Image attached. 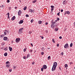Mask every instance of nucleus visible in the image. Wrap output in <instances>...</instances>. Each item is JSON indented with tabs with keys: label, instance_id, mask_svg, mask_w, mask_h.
I'll list each match as a JSON object with an SVG mask.
<instances>
[{
	"label": "nucleus",
	"instance_id": "obj_1",
	"mask_svg": "<svg viewBox=\"0 0 75 75\" xmlns=\"http://www.w3.org/2000/svg\"><path fill=\"white\" fill-rule=\"evenodd\" d=\"M57 62H54V63L53 65L52 69V71H55V68H57Z\"/></svg>",
	"mask_w": 75,
	"mask_h": 75
},
{
	"label": "nucleus",
	"instance_id": "obj_2",
	"mask_svg": "<svg viewBox=\"0 0 75 75\" xmlns=\"http://www.w3.org/2000/svg\"><path fill=\"white\" fill-rule=\"evenodd\" d=\"M51 22L52 23V25H51V27H52L53 28H55V27L57 26V24H56V22H53L52 21Z\"/></svg>",
	"mask_w": 75,
	"mask_h": 75
},
{
	"label": "nucleus",
	"instance_id": "obj_3",
	"mask_svg": "<svg viewBox=\"0 0 75 75\" xmlns=\"http://www.w3.org/2000/svg\"><path fill=\"white\" fill-rule=\"evenodd\" d=\"M20 41V38H17L16 39V42L17 43H18V42H19V41Z\"/></svg>",
	"mask_w": 75,
	"mask_h": 75
},
{
	"label": "nucleus",
	"instance_id": "obj_4",
	"mask_svg": "<svg viewBox=\"0 0 75 75\" xmlns=\"http://www.w3.org/2000/svg\"><path fill=\"white\" fill-rule=\"evenodd\" d=\"M42 68H43L44 69H46L47 68V66L46 65H44L43 66Z\"/></svg>",
	"mask_w": 75,
	"mask_h": 75
},
{
	"label": "nucleus",
	"instance_id": "obj_5",
	"mask_svg": "<svg viewBox=\"0 0 75 75\" xmlns=\"http://www.w3.org/2000/svg\"><path fill=\"white\" fill-rule=\"evenodd\" d=\"M21 13H22V12H21V10H19V11L18 12V15L20 16Z\"/></svg>",
	"mask_w": 75,
	"mask_h": 75
},
{
	"label": "nucleus",
	"instance_id": "obj_6",
	"mask_svg": "<svg viewBox=\"0 0 75 75\" xmlns=\"http://www.w3.org/2000/svg\"><path fill=\"white\" fill-rule=\"evenodd\" d=\"M68 47V43H66L64 45V47L65 48H67V47Z\"/></svg>",
	"mask_w": 75,
	"mask_h": 75
},
{
	"label": "nucleus",
	"instance_id": "obj_7",
	"mask_svg": "<svg viewBox=\"0 0 75 75\" xmlns=\"http://www.w3.org/2000/svg\"><path fill=\"white\" fill-rule=\"evenodd\" d=\"M23 20H21L19 22V24H22L23 23Z\"/></svg>",
	"mask_w": 75,
	"mask_h": 75
},
{
	"label": "nucleus",
	"instance_id": "obj_8",
	"mask_svg": "<svg viewBox=\"0 0 75 75\" xmlns=\"http://www.w3.org/2000/svg\"><path fill=\"white\" fill-rule=\"evenodd\" d=\"M15 19H16V17H15V16H13V17H12V18L11 19V20L12 21H13Z\"/></svg>",
	"mask_w": 75,
	"mask_h": 75
},
{
	"label": "nucleus",
	"instance_id": "obj_9",
	"mask_svg": "<svg viewBox=\"0 0 75 75\" xmlns=\"http://www.w3.org/2000/svg\"><path fill=\"white\" fill-rule=\"evenodd\" d=\"M7 39H8L7 37H4L3 40L5 41H6Z\"/></svg>",
	"mask_w": 75,
	"mask_h": 75
},
{
	"label": "nucleus",
	"instance_id": "obj_10",
	"mask_svg": "<svg viewBox=\"0 0 75 75\" xmlns=\"http://www.w3.org/2000/svg\"><path fill=\"white\" fill-rule=\"evenodd\" d=\"M9 50H10V51H12V47H9Z\"/></svg>",
	"mask_w": 75,
	"mask_h": 75
},
{
	"label": "nucleus",
	"instance_id": "obj_11",
	"mask_svg": "<svg viewBox=\"0 0 75 75\" xmlns=\"http://www.w3.org/2000/svg\"><path fill=\"white\" fill-rule=\"evenodd\" d=\"M22 33V30L20 28L19 30V33Z\"/></svg>",
	"mask_w": 75,
	"mask_h": 75
},
{
	"label": "nucleus",
	"instance_id": "obj_12",
	"mask_svg": "<svg viewBox=\"0 0 75 75\" xmlns=\"http://www.w3.org/2000/svg\"><path fill=\"white\" fill-rule=\"evenodd\" d=\"M67 3V1L66 0H64V1H63V4H65Z\"/></svg>",
	"mask_w": 75,
	"mask_h": 75
},
{
	"label": "nucleus",
	"instance_id": "obj_13",
	"mask_svg": "<svg viewBox=\"0 0 75 75\" xmlns=\"http://www.w3.org/2000/svg\"><path fill=\"white\" fill-rule=\"evenodd\" d=\"M38 23L39 24H41V23H42V21H38Z\"/></svg>",
	"mask_w": 75,
	"mask_h": 75
},
{
	"label": "nucleus",
	"instance_id": "obj_14",
	"mask_svg": "<svg viewBox=\"0 0 75 75\" xmlns=\"http://www.w3.org/2000/svg\"><path fill=\"white\" fill-rule=\"evenodd\" d=\"M67 14H70V12L69 11H66Z\"/></svg>",
	"mask_w": 75,
	"mask_h": 75
},
{
	"label": "nucleus",
	"instance_id": "obj_15",
	"mask_svg": "<svg viewBox=\"0 0 75 75\" xmlns=\"http://www.w3.org/2000/svg\"><path fill=\"white\" fill-rule=\"evenodd\" d=\"M30 54H28L26 57V58L27 59L28 58V57H30Z\"/></svg>",
	"mask_w": 75,
	"mask_h": 75
},
{
	"label": "nucleus",
	"instance_id": "obj_16",
	"mask_svg": "<svg viewBox=\"0 0 75 75\" xmlns=\"http://www.w3.org/2000/svg\"><path fill=\"white\" fill-rule=\"evenodd\" d=\"M4 55L5 57H7V53L6 52L4 54Z\"/></svg>",
	"mask_w": 75,
	"mask_h": 75
},
{
	"label": "nucleus",
	"instance_id": "obj_17",
	"mask_svg": "<svg viewBox=\"0 0 75 75\" xmlns=\"http://www.w3.org/2000/svg\"><path fill=\"white\" fill-rule=\"evenodd\" d=\"M9 66H10V64H6V67H8V68H9Z\"/></svg>",
	"mask_w": 75,
	"mask_h": 75
},
{
	"label": "nucleus",
	"instance_id": "obj_18",
	"mask_svg": "<svg viewBox=\"0 0 75 75\" xmlns=\"http://www.w3.org/2000/svg\"><path fill=\"white\" fill-rule=\"evenodd\" d=\"M8 49L7 47H6V48H5L4 49V50H5V51H7Z\"/></svg>",
	"mask_w": 75,
	"mask_h": 75
},
{
	"label": "nucleus",
	"instance_id": "obj_19",
	"mask_svg": "<svg viewBox=\"0 0 75 75\" xmlns=\"http://www.w3.org/2000/svg\"><path fill=\"white\" fill-rule=\"evenodd\" d=\"M27 9V7L25 6L24 8H23L24 10H26V9Z\"/></svg>",
	"mask_w": 75,
	"mask_h": 75
},
{
	"label": "nucleus",
	"instance_id": "obj_20",
	"mask_svg": "<svg viewBox=\"0 0 75 75\" xmlns=\"http://www.w3.org/2000/svg\"><path fill=\"white\" fill-rule=\"evenodd\" d=\"M72 45H73V43H71V44H70V47H72Z\"/></svg>",
	"mask_w": 75,
	"mask_h": 75
},
{
	"label": "nucleus",
	"instance_id": "obj_21",
	"mask_svg": "<svg viewBox=\"0 0 75 75\" xmlns=\"http://www.w3.org/2000/svg\"><path fill=\"white\" fill-rule=\"evenodd\" d=\"M64 66L66 68H67V67H68V64H65Z\"/></svg>",
	"mask_w": 75,
	"mask_h": 75
},
{
	"label": "nucleus",
	"instance_id": "obj_22",
	"mask_svg": "<svg viewBox=\"0 0 75 75\" xmlns=\"http://www.w3.org/2000/svg\"><path fill=\"white\" fill-rule=\"evenodd\" d=\"M29 12H30L31 13H32L33 12V11H32V9H30L29 10Z\"/></svg>",
	"mask_w": 75,
	"mask_h": 75
},
{
	"label": "nucleus",
	"instance_id": "obj_23",
	"mask_svg": "<svg viewBox=\"0 0 75 75\" xmlns=\"http://www.w3.org/2000/svg\"><path fill=\"white\" fill-rule=\"evenodd\" d=\"M10 64V62L8 61L6 62V64Z\"/></svg>",
	"mask_w": 75,
	"mask_h": 75
},
{
	"label": "nucleus",
	"instance_id": "obj_24",
	"mask_svg": "<svg viewBox=\"0 0 75 75\" xmlns=\"http://www.w3.org/2000/svg\"><path fill=\"white\" fill-rule=\"evenodd\" d=\"M59 14H60V12H59L57 14L58 16H60V15H59Z\"/></svg>",
	"mask_w": 75,
	"mask_h": 75
},
{
	"label": "nucleus",
	"instance_id": "obj_25",
	"mask_svg": "<svg viewBox=\"0 0 75 75\" xmlns=\"http://www.w3.org/2000/svg\"><path fill=\"white\" fill-rule=\"evenodd\" d=\"M41 71H42H42H44V68H43V67H42L41 68Z\"/></svg>",
	"mask_w": 75,
	"mask_h": 75
},
{
	"label": "nucleus",
	"instance_id": "obj_26",
	"mask_svg": "<svg viewBox=\"0 0 75 75\" xmlns=\"http://www.w3.org/2000/svg\"><path fill=\"white\" fill-rule=\"evenodd\" d=\"M37 2V0H35L33 1V3H35V2Z\"/></svg>",
	"mask_w": 75,
	"mask_h": 75
},
{
	"label": "nucleus",
	"instance_id": "obj_27",
	"mask_svg": "<svg viewBox=\"0 0 75 75\" xmlns=\"http://www.w3.org/2000/svg\"><path fill=\"white\" fill-rule=\"evenodd\" d=\"M55 31H58V29H57V28H55Z\"/></svg>",
	"mask_w": 75,
	"mask_h": 75
},
{
	"label": "nucleus",
	"instance_id": "obj_28",
	"mask_svg": "<svg viewBox=\"0 0 75 75\" xmlns=\"http://www.w3.org/2000/svg\"><path fill=\"white\" fill-rule=\"evenodd\" d=\"M4 35H7V33L5 31L4 32Z\"/></svg>",
	"mask_w": 75,
	"mask_h": 75
},
{
	"label": "nucleus",
	"instance_id": "obj_29",
	"mask_svg": "<svg viewBox=\"0 0 75 75\" xmlns=\"http://www.w3.org/2000/svg\"><path fill=\"white\" fill-rule=\"evenodd\" d=\"M33 21H34V20H32L30 21V22L31 23H32L33 22Z\"/></svg>",
	"mask_w": 75,
	"mask_h": 75
},
{
	"label": "nucleus",
	"instance_id": "obj_30",
	"mask_svg": "<svg viewBox=\"0 0 75 75\" xmlns=\"http://www.w3.org/2000/svg\"><path fill=\"white\" fill-rule=\"evenodd\" d=\"M25 16L26 17H29V15L28 14H26V15Z\"/></svg>",
	"mask_w": 75,
	"mask_h": 75
},
{
	"label": "nucleus",
	"instance_id": "obj_31",
	"mask_svg": "<svg viewBox=\"0 0 75 75\" xmlns=\"http://www.w3.org/2000/svg\"><path fill=\"white\" fill-rule=\"evenodd\" d=\"M44 54V52H41V55H43V54Z\"/></svg>",
	"mask_w": 75,
	"mask_h": 75
},
{
	"label": "nucleus",
	"instance_id": "obj_32",
	"mask_svg": "<svg viewBox=\"0 0 75 75\" xmlns=\"http://www.w3.org/2000/svg\"><path fill=\"white\" fill-rule=\"evenodd\" d=\"M42 50H45V48L43 47L41 48Z\"/></svg>",
	"mask_w": 75,
	"mask_h": 75
},
{
	"label": "nucleus",
	"instance_id": "obj_33",
	"mask_svg": "<svg viewBox=\"0 0 75 75\" xmlns=\"http://www.w3.org/2000/svg\"><path fill=\"white\" fill-rule=\"evenodd\" d=\"M23 59H26V57L25 56H24L23 57Z\"/></svg>",
	"mask_w": 75,
	"mask_h": 75
},
{
	"label": "nucleus",
	"instance_id": "obj_34",
	"mask_svg": "<svg viewBox=\"0 0 75 75\" xmlns=\"http://www.w3.org/2000/svg\"><path fill=\"white\" fill-rule=\"evenodd\" d=\"M9 71L10 72H11V71H12V69H9Z\"/></svg>",
	"mask_w": 75,
	"mask_h": 75
},
{
	"label": "nucleus",
	"instance_id": "obj_35",
	"mask_svg": "<svg viewBox=\"0 0 75 75\" xmlns=\"http://www.w3.org/2000/svg\"><path fill=\"white\" fill-rule=\"evenodd\" d=\"M35 64V62H34V61H33V62H32V64L33 65H34V64Z\"/></svg>",
	"mask_w": 75,
	"mask_h": 75
},
{
	"label": "nucleus",
	"instance_id": "obj_36",
	"mask_svg": "<svg viewBox=\"0 0 75 75\" xmlns=\"http://www.w3.org/2000/svg\"><path fill=\"white\" fill-rule=\"evenodd\" d=\"M5 31L6 32V33H8V31H7V30H5Z\"/></svg>",
	"mask_w": 75,
	"mask_h": 75
},
{
	"label": "nucleus",
	"instance_id": "obj_37",
	"mask_svg": "<svg viewBox=\"0 0 75 75\" xmlns=\"http://www.w3.org/2000/svg\"><path fill=\"white\" fill-rule=\"evenodd\" d=\"M23 51L24 52H25V51H26V49H24V50H23Z\"/></svg>",
	"mask_w": 75,
	"mask_h": 75
},
{
	"label": "nucleus",
	"instance_id": "obj_38",
	"mask_svg": "<svg viewBox=\"0 0 75 75\" xmlns=\"http://www.w3.org/2000/svg\"><path fill=\"white\" fill-rule=\"evenodd\" d=\"M7 3H9L10 0H7Z\"/></svg>",
	"mask_w": 75,
	"mask_h": 75
},
{
	"label": "nucleus",
	"instance_id": "obj_39",
	"mask_svg": "<svg viewBox=\"0 0 75 75\" xmlns=\"http://www.w3.org/2000/svg\"><path fill=\"white\" fill-rule=\"evenodd\" d=\"M51 8H54V6H51Z\"/></svg>",
	"mask_w": 75,
	"mask_h": 75
},
{
	"label": "nucleus",
	"instance_id": "obj_40",
	"mask_svg": "<svg viewBox=\"0 0 75 75\" xmlns=\"http://www.w3.org/2000/svg\"><path fill=\"white\" fill-rule=\"evenodd\" d=\"M47 58L48 59H50V58H51V57H50V56H49Z\"/></svg>",
	"mask_w": 75,
	"mask_h": 75
},
{
	"label": "nucleus",
	"instance_id": "obj_41",
	"mask_svg": "<svg viewBox=\"0 0 75 75\" xmlns=\"http://www.w3.org/2000/svg\"><path fill=\"white\" fill-rule=\"evenodd\" d=\"M51 10L52 11L54 10V8H51Z\"/></svg>",
	"mask_w": 75,
	"mask_h": 75
},
{
	"label": "nucleus",
	"instance_id": "obj_42",
	"mask_svg": "<svg viewBox=\"0 0 75 75\" xmlns=\"http://www.w3.org/2000/svg\"><path fill=\"white\" fill-rule=\"evenodd\" d=\"M52 42H53L55 43V41H54V39H52Z\"/></svg>",
	"mask_w": 75,
	"mask_h": 75
},
{
	"label": "nucleus",
	"instance_id": "obj_43",
	"mask_svg": "<svg viewBox=\"0 0 75 75\" xmlns=\"http://www.w3.org/2000/svg\"><path fill=\"white\" fill-rule=\"evenodd\" d=\"M30 52H33V50H30Z\"/></svg>",
	"mask_w": 75,
	"mask_h": 75
},
{
	"label": "nucleus",
	"instance_id": "obj_44",
	"mask_svg": "<svg viewBox=\"0 0 75 75\" xmlns=\"http://www.w3.org/2000/svg\"><path fill=\"white\" fill-rule=\"evenodd\" d=\"M57 21H59V18H57Z\"/></svg>",
	"mask_w": 75,
	"mask_h": 75
},
{
	"label": "nucleus",
	"instance_id": "obj_45",
	"mask_svg": "<svg viewBox=\"0 0 75 75\" xmlns=\"http://www.w3.org/2000/svg\"><path fill=\"white\" fill-rule=\"evenodd\" d=\"M7 15H8V16H9L10 15V13H7Z\"/></svg>",
	"mask_w": 75,
	"mask_h": 75
},
{
	"label": "nucleus",
	"instance_id": "obj_46",
	"mask_svg": "<svg viewBox=\"0 0 75 75\" xmlns=\"http://www.w3.org/2000/svg\"><path fill=\"white\" fill-rule=\"evenodd\" d=\"M63 54H64V53H63V52H62L61 53V55H63Z\"/></svg>",
	"mask_w": 75,
	"mask_h": 75
},
{
	"label": "nucleus",
	"instance_id": "obj_47",
	"mask_svg": "<svg viewBox=\"0 0 75 75\" xmlns=\"http://www.w3.org/2000/svg\"><path fill=\"white\" fill-rule=\"evenodd\" d=\"M63 11H64V10H63V9H61V12L62 13V12H63Z\"/></svg>",
	"mask_w": 75,
	"mask_h": 75
},
{
	"label": "nucleus",
	"instance_id": "obj_48",
	"mask_svg": "<svg viewBox=\"0 0 75 75\" xmlns=\"http://www.w3.org/2000/svg\"><path fill=\"white\" fill-rule=\"evenodd\" d=\"M57 47H59V44H57Z\"/></svg>",
	"mask_w": 75,
	"mask_h": 75
},
{
	"label": "nucleus",
	"instance_id": "obj_49",
	"mask_svg": "<svg viewBox=\"0 0 75 75\" xmlns=\"http://www.w3.org/2000/svg\"><path fill=\"white\" fill-rule=\"evenodd\" d=\"M73 64V63L72 62H71L70 63H69V64L70 65H71V64Z\"/></svg>",
	"mask_w": 75,
	"mask_h": 75
},
{
	"label": "nucleus",
	"instance_id": "obj_50",
	"mask_svg": "<svg viewBox=\"0 0 75 75\" xmlns=\"http://www.w3.org/2000/svg\"><path fill=\"white\" fill-rule=\"evenodd\" d=\"M59 38L60 39H62V37H61V36H60V37H59Z\"/></svg>",
	"mask_w": 75,
	"mask_h": 75
},
{
	"label": "nucleus",
	"instance_id": "obj_51",
	"mask_svg": "<svg viewBox=\"0 0 75 75\" xmlns=\"http://www.w3.org/2000/svg\"><path fill=\"white\" fill-rule=\"evenodd\" d=\"M45 25H48V22H46V23H45Z\"/></svg>",
	"mask_w": 75,
	"mask_h": 75
},
{
	"label": "nucleus",
	"instance_id": "obj_52",
	"mask_svg": "<svg viewBox=\"0 0 75 75\" xmlns=\"http://www.w3.org/2000/svg\"><path fill=\"white\" fill-rule=\"evenodd\" d=\"M30 44L31 46H32V47H33V44L31 43Z\"/></svg>",
	"mask_w": 75,
	"mask_h": 75
},
{
	"label": "nucleus",
	"instance_id": "obj_53",
	"mask_svg": "<svg viewBox=\"0 0 75 75\" xmlns=\"http://www.w3.org/2000/svg\"><path fill=\"white\" fill-rule=\"evenodd\" d=\"M20 29H21L22 30H23V29H24V28H20Z\"/></svg>",
	"mask_w": 75,
	"mask_h": 75
},
{
	"label": "nucleus",
	"instance_id": "obj_54",
	"mask_svg": "<svg viewBox=\"0 0 75 75\" xmlns=\"http://www.w3.org/2000/svg\"><path fill=\"white\" fill-rule=\"evenodd\" d=\"M2 37H3V35H1L0 36V37H1V38H2Z\"/></svg>",
	"mask_w": 75,
	"mask_h": 75
},
{
	"label": "nucleus",
	"instance_id": "obj_55",
	"mask_svg": "<svg viewBox=\"0 0 75 75\" xmlns=\"http://www.w3.org/2000/svg\"><path fill=\"white\" fill-rule=\"evenodd\" d=\"M41 38L42 39H43V38H44V37L43 36H42Z\"/></svg>",
	"mask_w": 75,
	"mask_h": 75
},
{
	"label": "nucleus",
	"instance_id": "obj_56",
	"mask_svg": "<svg viewBox=\"0 0 75 75\" xmlns=\"http://www.w3.org/2000/svg\"><path fill=\"white\" fill-rule=\"evenodd\" d=\"M31 33H32V32H29V33H30V34H31Z\"/></svg>",
	"mask_w": 75,
	"mask_h": 75
},
{
	"label": "nucleus",
	"instance_id": "obj_57",
	"mask_svg": "<svg viewBox=\"0 0 75 75\" xmlns=\"http://www.w3.org/2000/svg\"><path fill=\"white\" fill-rule=\"evenodd\" d=\"M3 7H4V6H3V5L1 6V7H2V8Z\"/></svg>",
	"mask_w": 75,
	"mask_h": 75
},
{
	"label": "nucleus",
	"instance_id": "obj_58",
	"mask_svg": "<svg viewBox=\"0 0 75 75\" xmlns=\"http://www.w3.org/2000/svg\"><path fill=\"white\" fill-rule=\"evenodd\" d=\"M67 14V12H66L65 13L64 15H65V14Z\"/></svg>",
	"mask_w": 75,
	"mask_h": 75
},
{
	"label": "nucleus",
	"instance_id": "obj_59",
	"mask_svg": "<svg viewBox=\"0 0 75 75\" xmlns=\"http://www.w3.org/2000/svg\"><path fill=\"white\" fill-rule=\"evenodd\" d=\"M61 67H59V69H60V70H61Z\"/></svg>",
	"mask_w": 75,
	"mask_h": 75
},
{
	"label": "nucleus",
	"instance_id": "obj_60",
	"mask_svg": "<svg viewBox=\"0 0 75 75\" xmlns=\"http://www.w3.org/2000/svg\"><path fill=\"white\" fill-rule=\"evenodd\" d=\"M66 30H67V28H65V29H64V31H65Z\"/></svg>",
	"mask_w": 75,
	"mask_h": 75
},
{
	"label": "nucleus",
	"instance_id": "obj_61",
	"mask_svg": "<svg viewBox=\"0 0 75 75\" xmlns=\"http://www.w3.org/2000/svg\"><path fill=\"white\" fill-rule=\"evenodd\" d=\"M7 41H8L9 40V39H7L6 40Z\"/></svg>",
	"mask_w": 75,
	"mask_h": 75
},
{
	"label": "nucleus",
	"instance_id": "obj_62",
	"mask_svg": "<svg viewBox=\"0 0 75 75\" xmlns=\"http://www.w3.org/2000/svg\"><path fill=\"white\" fill-rule=\"evenodd\" d=\"M8 18H10V16H8Z\"/></svg>",
	"mask_w": 75,
	"mask_h": 75
},
{
	"label": "nucleus",
	"instance_id": "obj_63",
	"mask_svg": "<svg viewBox=\"0 0 75 75\" xmlns=\"http://www.w3.org/2000/svg\"><path fill=\"white\" fill-rule=\"evenodd\" d=\"M16 67L15 66H14L13 67V68H14L15 69V68Z\"/></svg>",
	"mask_w": 75,
	"mask_h": 75
},
{
	"label": "nucleus",
	"instance_id": "obj_64",
	"mask_svg": "<svg viewBox=\"0 0 75 75\" xmlns=\"http://www.w3.org/2000/svg\"><path fill=\"white\" fill-rule=\"evenodd\" d=\"M15 9H16V8H17V7H15Z\"/></svg>",
	"mask_w": 75,
	"mask_h": 75
}]
</instances>
